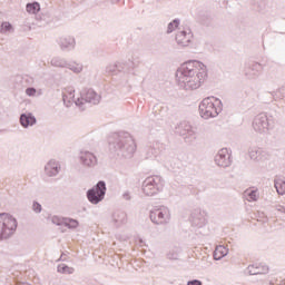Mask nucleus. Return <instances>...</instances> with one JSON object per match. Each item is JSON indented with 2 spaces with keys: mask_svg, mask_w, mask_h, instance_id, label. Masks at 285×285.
Masks as SVG:
<instances>
[{
  "mask_svg": "<svg viewBox=\"0 0 285 285\" xmlns=\"http://www.w3.org/2000/svg\"><path fill=\"white\" fill-rule=\"evenodd\" d=\"M177 77L187 90H197L208 79V69L200 61L191 60L181 65Z\"/></svg>",
  "mask_w": 285,
  "mask_h": 285,
  "instance_id": "1",
  "label": "nucleus"
},
{
  "mask_svg": "<svg viewBox=\"0 0 285 285\" xmlns=\"http://www.w3.org/2000/svg\"><path fill=\"white\" fill-rule=\"evenodd\" d=\"M17 230V219L10 214H0V239H8Z\"/></svg>",
  "mask_w": 285,
  "mask_h": 285,
  "instance_id": "2",
  "label": "nucleus"
},
{
  "mask_svg": "<svg viewBox=\"0 0 285 285\" xmlns=\"http://www.w3.org/2000/svg\"><path fill=\"white\" fill-rule=\"evenodd\" d=\"M199 112L203 119H210V117H217V107L213 98H205L199 105Z\"/></svg>",
  "mask_w": 285,
  "mask_h": 285,
  "instance_id": "3",
  "label": "nucleus"
},
{
  "mask_svg": "<svg viewBox=\"0 0 285 285\" xmlns=\"http://www.w3.org/2000/svg\"><path fill=\"white\" fill-rule=\"evenodd\" d=\"M106 195V183L99 181L96 187L87 193V197L91 204H99Z\"/></svg>",
  "mask_w": 285,
  "mask_h": 285,
  "instance_id": "4",
  "label": "nucleus"
},
{
  "mask_svg": "<svg viewBox=\"0 0 285 285\" xmlns=\"http://www.w3.org/2000/svg\"><path fill=\"white\" fill-rule=\"evenodd\" d=\"M159 184H161V178L159 176L148 177L142 185L145 195H148L149 197L156 195L159 190Z\"/></svg>",
  "mask_w": 285,
  "mask_h": 285,
  "instance_id": "5",
  "label": "nucleus"
},
{
  "mask_svg": "<svg viewBox=\"0 0 285 285\" xmlns=\"http://www.w3.org/2000/svg\"><path fill=\"white\" fill-rule=\"evenodd\" d=\"M168 217H170V213L166 208L154 209L150 213V219L154 224H166Z\"/></svg>",
  "mask_w": 285,
  "mask_h": 285,
  "instance_id": "6",
  "label": "nucleus"
},
{
  "mask_svg": "<svg viewBox=\"0 0 285 285\" xmlns=\"http://www.w3.org/2000/svg\"><path fill=\"white\" fill-rule=\"evenodd\" d=\"M176 41L178 46H184V47L188 46V43L193 41V32L189 29L179 31L176 35Z\"/></svg>",
  "mask_w": 285,
  "mask_h": 285,
  "instance_id": "7",
  "label": "nucleus"
},
{
  "mask_svg": "<svg viewBox=\"0 0 285 285\" xmlns=\"http://www.w3.org/2000/svg\"><path fill=\"white\" fill-rule=\"evenodd\" d=\"M45 170L49 177H55V175H58L59 170H61V165L57 160H49Z\"/></svg>",
  "mask_w": 285,
  "mask_h": 285,
  "instance_id": "8",
  "label": "nucleus"
},
{
  "mask_svg": "<svg viewBox=\"0 0 285 285\" xmlns=\"http://www.w3.org/2000/svg\"><path fill=\"white\" fill-rule=\"evenodd\" d=\"M268 126V118L266 115H259L254 120V128L255 130H264Z\"/></svg>",
  "mask_w": 285,
  "mask_h": 285,
  "instance_id": "9",
  "label": "nucleus"
},
{
  "mask_svg": "<svg viewBox=\"0 0 285 285\" xmlns=\"http://www.w3.org/2000/svg\"><path fill=\"white\" fill-rule=\"evenodd\" d=\"M229 159L230 157L228 156V151H226V149H222L218 154V156L216 157V163L218 166L220 167H226L229 164Z\"/></svg>",
  "mask_w": 285,
  "mask_h": 285,
  "instance_id": "10",
  "label": "nucleus"
},
{
  "mask_svg": "<svg viewBox=\"0 0 285 285\" xmlns=\"http://www.w3.org/2000/svg\"><path fill=\"white\" fill-rule=\"evenodd\" d=\"M20 124L23 128H28V126H35V124H37V119L30 114H23L20 117Z\"/></svg>",
  "mask_w": 285,
  "mask_h": 285,
  "instance_id": "11",
  "label": "nucleus"
},
{
  "mask_svg": "<svg viewBox=\"0 0 285 285\" xmlns=\"http://www.w3.org/2000/svg\"><path fill=\"white\" fill-rule=\"evenodd\" d=\"M81 159L85 166H95V164H97V157H95V155L91 153H85L81 156Z\"/></svg>",
  "mask_w": 285,
  "mask_h": 285,
  "instance_id": "12",
  "label": "nucleus"
},
{
  "mask_svg": "<svg viewBox=\"0 0 285 285\" xmlns=\"http://www.w3.org/2000/svg\"><path fill=\"white\" fill-rule=\"evenodd\" d=\"M244 197L247 202H257L259 199V191L257 189H247L244 193Z\"/></svg>",
  "mask_w": 285,
  "mask_h": 285,
  "instance_id": "13",
  "label": "nucleus"
},
{
  "mask_svg": "<svg viewBox=\"0 0 285 285\" xmlns=\"http://www.w3.org/2000/svg\"><path fill=\"white\" fill-rule=\"evenodd\" d=\"M85 99L89 104H97L99 101V95H97V92H95V90L90 89L86 92Z\"/></svg>",
  "mask_w": 285,
  "mask_h": 285,
  "instance_id": "14",
  "label": "nucleus"
},
{
  "mask_svg": "<svg viewBox=\"0 0 285 285\" xmlns=\"http://www.w3.org/2000/svg\"><path fill=\"white\" fill-rule=\"evenodd\" d=\"M225 255H228V249L223 245H219L214 252V259H222V257H225Z\"/></svg>",
  "mask_w": 285,
  "mask_h": 285,
  "instance_id": "15",
  "label": "nucleus"
},
{
  "mask_svg": "<svg viewBox=\"0 0 285 285\" xmlns=\"http://www.w3.org/2000/svg\"><path fill=\"white\" fill-rule=\"evenodd\" d=\"M275 188L278 195H285V180L284 178H277L275 181Z\"/></svg>",
  "mask_w": 285,
  "mask_h": 285,
  "instance_id": "16",
  "label": "nucleus"
},
{
  "mask_svg": "<svg viewBox=\"0 0 285 285\" xmlns=\"http://www.w3.org/2000/svg\"><path fill=\"white\" fill-rule=\"evenodd\" d=\"M63 101H67V104H72V101H75V90L67 89L63 92Z\"/></svg>",
  "mask_w": 285,
  "mask_h": 285,
  "instance_id": "17",
  "label": "nucleus"
},
{
  "mask_svg": "<svg viewBox=\"0 0 285 285\" xmlns=\"http://www.w3.org/2000/svg\"><path fill=\"white\" fill-rule=\"evenodd\" d=\"M40 10L41 7L37 2L27 4V12H29V14H37Z\"/></svg>",
  "mask_w": 285,
  "mask_h": 285,
  "instance_id": "18",
  "label": "nucleus"
},
{
  "mask_svg": "<svg viewBox=\"0 0 285 285\" xmlns=\"http://www.w3.org/2000/svg\"><path fill=\"white\" fill-rule=\"evenodd\" d=\"M58 273H65L67 275H72V273H75V269L71 267H68L67 265H59L58 266Z\"/></svg>",
  "mask_w": 285,
  "mask_h": 285,
  "instance_id": "19",
  "label": "nucleus"
},
{
  "mask_svg": "<svg viewBox=\"0 0 285 285\" xmlns=\"http://www.w3.org/2000/svg\"><path fill=\"white\" fill-rule=\"evenodd\" d=\"M65 226H67V228H77V226H79V222L71 218H65Z\"/></svg>",
  "mask_w": 285,
  "mask_h": 285,
  "instance_id": "20",
  "label": "nucleus"
},
{
  "mask_svg": "<svg viewBox=\"0 0 285 285\" xmlns=\"http://www.w3.org/2000/svg\"><path fill=\"white\" fill-rule=\"evenodd\" d=\"M51 222H52V224H56L57 226H65V224H66V218H61V217H59V216H53V217L51 218Z\"/></svg>",
  "mask_w": 285,
  "mask_h": 285,
  "instance_id": "21",
  "label": "nucleus"
},
{
  "mask_svg": "<svg viewBox=\"0 0 285 285\" xmlns=\"http://www.w3.org/2000/svg\"><path fill=\"white\" fill-rule=\"evenodd\" d=\"M179 27V21L177 20H174L173 22H170L168 24V29H167V32H173V30H175L176 28Z\"/></svg>",
  "mask_w": 285,
  "mask_h": 285,
  "instance_id": "22",
  "label": "nucleus"
},
{
  "mask_svg": "<svg viewBox=\"0 0 285 285\" xmlns=\"http://www.w3.org/2000/svg\"><path fill=\"white\" fill-rule=\"evenodd\" d=\"M10 30H12V24H10V22H3L2 23V31L8 32Z\"/></svg>",
  "mask_w": 285,
  "mask_h": 285,
  "instance_id": "23",
  "label": "nucleus"
},
{
  "mask_svg": "<svg viewBox=\"0 0 285 285\" xmlns=\"http://www.w3.org/2000/svg\"><path fill=\"white\" fill-rule=\"evenodd\" d=\"M26 94L29 96V97H35V95L37 94V90L35 88H28L26 90Z\"/></svg>",
  "mask_w": 285,
  "mask_h": 285,
  "instance_id": "24",
  "label": "nucleus"
},
{
  "mask_svg": "<svg viewBox=\"0 0 285 285\" xmlns=\"http://www.w3.org/2000/svg\"><path fill=\"white\" fill-rule=\"evenodd\" d=\"M33 210H35L36 213H41V205H40L39 203H35V204H33Z\"/></svg>",
  "mask_w": 285,
  "mask_h": 285,
  "instance_id": "25",
  "label": "nucleus"
},
{
  "mask_svg": "<svg viewBox=\"0 0 285 285\" xmlns=\"http://www.w3.org/2000/svg\"><path fill=\"white\" fill-rule=\"evenodd\" d=\"M187 285H202L200 281H190L187 283Z\"/></svg>",
  "mask_w": 285,
  "mask_h": 285,
  "instance_id": "26",
  "label": "nucleus"
},
{
  "mask_svg": "<svg viewBox=\"0 0 285 285\" xmlns=\"http://www.w3.org/2000/svg\"><path fill=\"white\" fill-rule=\"evenodd\" d=\"M262 272H254L253 275H259Z\"/></svg>",
  "mask_w": 285,
  "mask_h": 285,
  "instance_id": "27",
  "label": "nucleus"
},
{
  "mask_svg": "<svg viewBox=\"0 0 285 285\" xmlns=\"http://www.w3.org/2000/svg\"><path fill=\"white\" fill-rule=\"evenodd\" d=\"M281 285H285V281H283V282L281 283Z\"/></svg>",
  "mask_w": 285,
  "mask_h": 285,
  "instance_id": "28",
  "label": "nucleus"
},
{
  "mask_svg": "<svg viewBox=\"0 0 285 285\" xmlns=\"http://www.w3.org/2000/svg\"><path fill=\"white\" fill-rule=\"evenodd\" d=\"M253 268V266L249 267V269Z\"/></svg>",
  "mask_w": 285,
  "mask_h": 285,
  "instance_id": "29",
  "label": "nucleus"
}]
</instances>
